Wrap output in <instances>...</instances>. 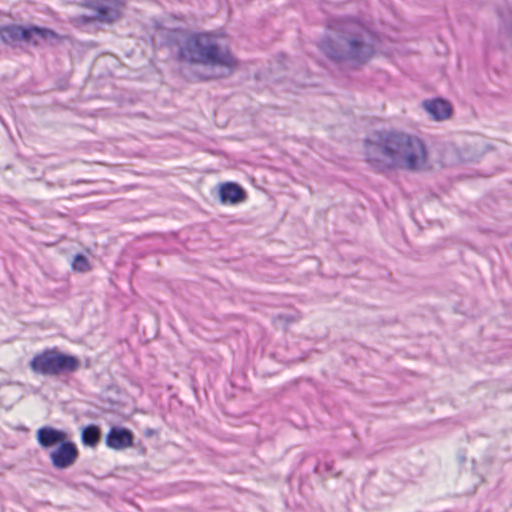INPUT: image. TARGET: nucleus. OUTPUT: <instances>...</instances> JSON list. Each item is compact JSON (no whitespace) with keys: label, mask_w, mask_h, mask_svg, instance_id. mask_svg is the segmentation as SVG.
Segmentation results:
<instances>
[{"label":"nucleus","mask_w":512,"mask_h":512,"mask_svg":"<svg viewBox=\"0 0 512 512\" xmlns=\"http://www.w3.org/2000/svg\"><path fill=\"white\" fill-rule=\"evenodd\" d=\"M366 162L375 171L389 173L404 170L413 173L431 169L424 141L399 131H376L364 141Z\"/></svg>","instance_id":"obj_1"},{"label":"nucleus","mask_w":512,"mask_h":512,"mask_svg":"<svg viewBox=\"0 0 512 512\" xmlns=\"http://www.w3.org/2000/svg\"><path fill=\"white\" fill-rule=\"evenodd\" d=\"M217 36L211 32H191L186 35L178 49V59L189 64L218 67L232 73L238 67V61L227 47L217 43Z\"/></svg>","instance_id":"obj_2"},{"label":"nucleus","mask_w":512,"mask_h":512,"mask_svg":"<svg viewBox=\"0 0 512 512\" xmlns=\"http://www.w3.org/2000/svg\"><path fill=\"white\" fill-rule=\"evenodd\" d=\"M36 440L43 449L52 448L49 460L53 468L64 470L73 466L79 458V449L71 441L66 432L50 426H44L36 431Z\"/></svg>","instance_id":"obj_3"},{"label":"nucleus","mask_w":512,"mask_h":512,"mask_svg":"<svg viewBox=\"0 0 512 512\" xmlns=\"http://www.w3.org/2000/svg\"><path fill=\"white\" fill-rule=\"evenodd\" d=\"M29 367L36 375L58 376L76 372L80 368V361L74 355L65 354L56 348H47L31 358Z\"/></svg>","instance_id":"obj_4"},{"label":"nucleus","mask_w":512,"mask_h":512,"mask_svg":"<svg viewBox=\"0 0 512 512\" xmlns=\"http://www.w3.org/2000/svg\"><path fill=\"white\" fill-rule=\"evenodd\" d=\"M82 6L92 10L94 15H78L72 20L75 24H89L92 22L110 24L122 17L125 2L124 0H84Z\"/></svg>","instance_id":"obj_5"},{"label":"nucleus","mask_w":512,"mask_h":512,"mask_svg":"<svg viewBox=\"0 0 512 512\" xmlns=\"http://www.w3.org/2000/svg\"><path fill=\"white\" fill-rule=\"evenodd\" d=\"M37 38L59 40L61 37L54 30L39 26L22 27L16 24L0 26V40L7 45H15L22 40L34 46L39 45Z\"/></svg>","instance_id":"obj_6"},{"label":"nucleus","mask_w":512,"mask_h":512,"mask_svg":"<svg viewBox=\"0 0 512 512\" xmlns=\"http://www.w3.org/2000/svg\"><path fill=\"white\" fill-rule=\"evenodd\" d=\"M377 42V36L368 27L354 19V66L372 56Z\"/></svg>","instance_id":"obj_7"},{"label":"nucleus","mask_w":512,"mask_h":512,"mask_svg":"<svg viewBox=\"0 0 512 512\" xmlns=\"http://www.w3.org/2000/svg\"><path fill=\"white\" fill-rule=\"evenodd\" d=\"M105 444L109 449L123 451L134 445V435L127 428L114 426L105 435Z\"/></svg>","instance_id":"obj_8"},{"label":"nucleus","mask_w":512,"mask_h":512,"mask_svg":"<svg viewBox=\"0 0 512 512\" xmlns=\"http://www.w3.org/2000/svg\"><path fill=\"white\" fill-rule=\"evenodd\" d=\"M422 106L431 118L436 121L446 120L452 113V106L450 103L441 98L425 100L423 101Z\"/></svg>","instance_id":"obj_9"},{"label":"nucleus","mask_w":512,"mask_h":512,"mask_svg":"<svg viewBox=\"0 0 512 512\" xmlns=\"http://www.w3.org/2000/svg\"><path fill=\"white\" fill-rule=\"evenodd\" d=\"M245 197V191L238 184L226 182L219 186V199L223 204H237Z\"/></svg>","instance_id":"obj_10"},{"label":"nucleus","mask_w":512,"mask_h":512,"mask_svg":"<svg viewBox=\"0 0 512 512\" xmlns=\"http://www.w3.org/2000/svg\"><path fill=\"white\" fill-rule=\"evenodd\" d=\"M100 429L96 425H87L81 429V442L87 447H96L100 441Z\"/></svg>","instance_id":"obj_11"},{"label":"nucleus","mask_w":512,"mask_h":512,"mask_svg":"<svg viewBox=\"0 0 512 512\" xmlns=\"http://www.w3.org/2000/svg\"><path fill=\"white\" fill-rule=\"evenodd\" d=\"M71 266L74 271L81 273L88 272L91 270V265L89 264L88 259L81 254H77L73 258Z\"/></svg>","instance_id":"obj_12"}]
</instances>
